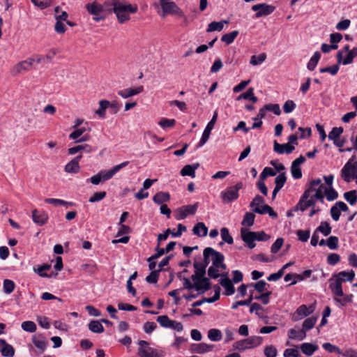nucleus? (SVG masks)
I'll return each instance as SVG.
<instances>
[{
  "mask_svg": "<svg viewBox=\"0 0 357 357\" xmlns=\"http://www.w3.org/2000/svg\"><path fill=\"white\" fill-rule=\"evenodd\" d=\"M32 341H33V344L37 348L40 349L41 351H44V350L47 347V342L45 340V338L43 337H40V336L37 337V336L34 335L32 337Z\"/></svg>",
  "mask_w": 357,
  "mask_h": 357,
  "instance_id": "58836bf2",
  "label": "nucleus"
},
{
  "mask_svg": "<svg viewBox=\"0 0 357 357\" xmlns=\"http://www.w3.org/2000/svg\"><path fill=\"white\" fill-rule=\"evenodd\" d=\"M199 203L196 202L192 205H186L181 207V209H184V213L186 214V216L188 215H194L198 208Z\"/></svg>",
  "mask_w": 357,
  "mask_h": 357,
  "instance_id": "bf43d9fd",
  "label": "nucleus"
},
{
  "mask_svg": "<svg viewBox=\"0 0 357 357\" xmlns=\"http://www.w3.org/2000/svg\"><path fill=\"white\" fill-rule=\"evenodd\" d=\"M4 357H13L15 355V349L13 347L6 342L5 340L3 347L0 351Z\"/></svg>",
  "mask_w": 357,
  "mask_h": 357,
  "instance_id": "79ce46f5",
  "label": "nucleus"
},
{
  "mask_svg": "<svg viewBox=\"0 0 357 357\" xmlns=\"http://www.w3.org/2000/svg\"><path fill=\"white\" fill-rule=\"evenodd\" d=\"M85 8L88 13L93 15V20L100 22L105 19L106 15L102 13V7L97 1L86 4Z\"/></svg>",
  "mask_w": 357,
  "mask_h": 357,
  "instance_id": "423d86ee",
  "label": "nucleus"
},
{
  "mask_svg": "<svg viewBox=\"0 0 357 357\" xmlns=\"http://www.w3.org/2000/svg\"><path fill=\"white\" fill-rule=\"evenodd\" d=\"M220 234L223 241L219 243L220 245H222L224 243H227L228 244H233L234 239L232 236L230 235L227 228H222L220 229Z\"/></svg>",
  "mask_w": 357,
  "mask_h": 357,
  "instance_id": "a19ab883",
  "label": "nucleus"
},
{
  "mask_svg": "<svg viewBox=\"0 0 357 357\" xmlns=\"http://www.w3.org/2000/svg\"><path fill=\"white\" fill-rule=\"evenodd\" d=\"M92 147L91 145L84 144H80L77 145L73 147H71L68 149V153L69 155H74L77 153H89L92 151Z\"/></svg>",
  "mask_w": 357,
  "mask_h": 357,
  "instance_id": "b1692460",
  "label": "nucleus"
},
{
  "mask_svg": "<svg viewBox=\"0 0 357 357\" xmlns=\"http://www.w3.org/2000/svg\"><path fill=\"white\" fill-rule=\"evenodd\" d=\"M255 231H252L245 228H241V236L242 240L245 243V245L250 249H253L256 244L255 241Z\"/></svg>",
  "mask_w": 357,
  "mask_h": 357,
  "instance_id": "f8f14e48",
  "label": "nucleus"
},
{
  "mask_svg": "<svg viewBox=\"0 0 357 357\" xmlns=\"http://www.w3.org/2000/svg\"><path fill=\"white\" fill-rule=\"evenodd\" d=\"M193 266L195 268V273L191 276L192 280H195L205 275L206 268L203 266L201 262H195Z\"/></svg>",
  "mask_w": 357,
  "mask_h": 357,
  "instance_id": "cd10ccee",
  "label": "nucleus"
},
{
  "mask_svg": "<svg viewBox=\"0 0 357 357\" xmlns=\"http://www.w3.org/2000/svg\"><path fill=\"white\" fill-rule=\"evenodd\" d=\"M324 193L326 196V199L328 201H333L336 199L338 197L337 192L332 187L330 188V189L327 190L326 188L324 189Z\"/></svg>",
  "mask_w": 357,
  "mask_h": 357,
  "instance_id": "e2e57ef3",
  "label": "nucleus"
},
{
  "mask_svg": "<svg viewBox=\"0 0 357 357\" xmlns=\"http://www.w3.org/2000/svg\"><path fill=\"white\" fill-rule=\"evenodd\" d=\"M211 261H212V265L214 266H218L220 264H222V261H224L225 257L224 255L215 250L213 248H211Z\"/></svg>",
  "mask_w": 357,
  "mask_h": 357,
  "instance_id": "e433bc0d",
  "label": "nucleus"
},
{
  "mask_svg": "<svg viewBox=\"0 0 357 357\" xmlns=\"http://www.w3.org/2000/svg\"><path fill=\"white\" fill-rule=\"evenodd\" d=\"M357 56V47H355L349 52L346 57L344 59L345 64H350L353 63L354 59Z\"/></svg>",
  "mask_w": 357,
  "mask_h": 357,
  "instance_id": "052dcab7",
  "label": "nucleus"
},
{
  "mask_svg": "<svg viewBox=\"0 0 357 357\" xmlns=\"http://www.w3.org/2000/svg\"><path fill=\"white\" fill-rule=\"evenodd\" d=\"M317 321V317H311L306 319L303 323L302 329L305 332L312 329L314 326Z\"/></svg>",
  "mask_w": 357,
  "mask_h": 357,
  "instance_id": "3c124183",
  "label": "nucleus"
},
{
  "mask_svg": "<svg viewBox=\"0 0 357 357\" xmlns=\"http://www.w3.org/2000/svg\"><path fill=\"white\" fill-rule=\"evenodd\" d=\"M199 164H194V165H187L183 167V169L181 170V174L183 176H189L192 178L195 177V170L198 168Z\"/></svg>",
  "mask_w": 357,
  "mask_h": 357,
  "instance_id": "c756f323",
  "label": "nucleus"
},
{
  "mask_svg": "<svg viewBox=\"0 0 357 357\" xmlns=\"http://www.w3.org/2000/svg\"><path fill=\"white\" fill-rule=\"evenodd\" d=\"M158 124L162 128H172L176 124L175 119H169L166 118H162L160 120Z\"/></svg>",
  "mask_w": 357,
  "mask_h": 357,
  "instance_id": "338daca9",
  "label": "nucleus"
},
{
  "mask_svg": "<svg viewBox=\"0 0 357 357\" xmlns=\"http://www.w3.org/2000/svg\"><path fill=\"white\" fill-rule=\"evenodd\" d=\"M354 296L353 294H344L343 293L342 296L333 297L334 301L339 303L340 306H346L348 303H351L353 301Z\"/></svg>",
  "mask_w": 357,
  "mask_h": 357,
  "instance_id": "7c9ffc66",
  "label": "nucleus"
},
{
  "mask_svg": "<svg viewBox=\"0 0 357 357\" xmlns=\"http://www.w3.org/2000/svg\"><path fill=\"white\" fill-rule=\"evenodd\" d=\"M222 333L219 329L212 328L208 332V337L211 341H219L222 339Z\"/></svg>",
  "mask_w": 357,
  "mask_h": 357,
  "instance_id": "603ef678",
  "label": "nucleus"
},
{
  "mask_svg": "<svg viewBox=\"0 0 357 357\" xmlns=\"http://www.w3.org/2000/svg\"><path fill=\"white\" fill-rule=\"evenodd\" d=\"M15 287V284L13 280L8 279L4 280L3 283V289L4 293L7 294H11L13 291Z\"/></svg>",
  "mask_w": 357,
  "mask_h": 357,
  "instance_id": "6e6d98bb",
  "label": "nucleus"
},
{
  "mask_svg": "<svg viewBox=\"0 0 357 357\" xmlns=\"http://www.w3.org/2000/svg\"><path fill=\"white\" fill-rule=\"evenodd\" d=\"M339 239L337 236H331L326 240L328 247L331 250H336L338 248Z\"/></svg>",
  "mask_w": 357,
  "mask_h": 357,
  "instance_id": "774afa93",
  "label": "nucleus"
},
{
  "mask_svg": "<svg viewBox=\"0 0 357 357\" xmlns=\"http://www.w3.org/2000/svg\"><path fill=\"white\" fill-rule=\"evenodd\" d=\"M262 109L265 113L266 111H271L273 112L275 115H280L281 114V110L278 104H267L265 105Z\"/></svg>",
  "mask_w": 357,
  "mask_h": 357,
  "instance_id": "4d7b16f0",
  "label": "nucleus"
},
{
  "mask_svg": "<svg viewBox=\"0 0 357 357\" xmlns=\"http://www.w3.org/2000/svg\"><path fill=\"white\" fill-rule=\"evenodd\" d=\"M266 58V55L262 53L258 56L253 55L251 56L250 63L253 66H257L263 63Z\"/></svg>",
  "mask_w": 357,
  "mask_h": 357,
  "instance_id": "680f3d73",
  "label": "nucleus"
},
{
  "mask_svg": "<svg viewBox=\"0 0 357 357\" xmlns=\"http://www.w3.org/2000/svg\"><path fill=\"white\" fill-rule=\"evenodd\" d=\"M238 31H233L230 33L224 34L221 38V40L225 43L227 45H230L234 42L235 38L238 36Z\"/></svg>",
  "mask_w": 357,
  "mask_h": 357,
  "instance_id": "49530a36",
  "label": "nucleus"
},
{
  "mask_svg": "<svg viewBox=\"0 0 357 357\" xmlns=\"http://www.w3.org/2000/svg\"><path fill=\"white\" fill-rule=\"evenodd\" d=\"M344 198L351 205L354 206L357 202V190H352L344 193Z\"/></svg>",
  "mask_w": 357,
  "mask_h": 357,
  "instance_id": "ea45409f",
  "label": "nucleus"
},
{
  "mask_svg": "<svg viewBox=\"0 0 357 357\" xmlns=\"http://www.w3.org/2000/svg\"><path fill=\"white\" fill-rule=\"evenodd\" d=\"M34 62V59L31 57L26 60L22 61L15 65L13 69V74L14 75L21 74L24 72L29 71Z\"/></svg>",
  "mask_w": 357,
  "mask_h": 357,
  "instance_id": "ddd939ff",
  "label": "nucleus"
},
{
  "mask_svg": "<svg viewBox=\"0 0 357 357\" xmlns=\"http://www.w3.org/2000/svg\"><path fill=\"white\" fill-rule=\"evenodd\" d=\"M329 289H331L333 297L340 296L343 295L342 285V282L338 280L337 278H333V276L329 279Z\"/></svg>",
  "mask_w": 357,
  "mask_h": 357,
  "instance_id": "f3484780",
  "label": "nucleus"
},
{
  "mask_svg": "<svg viewBox=\"0 0 357 357\" xmlns=\"http://www.w3.org/2000/svg\"><path fill=\"white\" fill-rule=\"evenodd\" d=\"M355 277V273L353 270L349 271H342L338 273L334 274L333 278H337L342 282L349 281L351 282Z\"/></svg>",
  "mask_w": 357,
  "mask_h": 357,
  "instance_id": "a878e982",
  "label": "nucleus"
},
{
  "mask_svg": "<svg viewBox=\"0 0 357 357\" xmlns=\"http://www.w3.org/2000/svg\"><path fill=\"white\" fill-rule=\"evenodd\" d=\"M349 207L347 205L342 202H337L331 208V215L333 220L337 221L340 219L341 211H348Z\"/></svg>",
  "mask_w": 357,
  "mask_h": 357,
  "instance_id": "4468645a",
  "label": "nucleus"
},
{
  "mask_svg": "<svg viewBox=\"0 0 357 357\" xmlns=\"http://www.w3.org/2000/svg\"><path fill=\"white\" fill-rule=\"evenodd\" d=\"M117 6L118 7L116 8L114 13L116 14L118 22L120 24H123L129 20L130 13H135L138 10L136 5H125L121 3V1H119Z\"/></svg>",
  "mask_w": 357,
  "mask_h": 357,
  "instance_id": "f257e3e1",
  "label": "nucleus"
},
{
  "mask_svg": "<svg viewBox=\"0 0 357 357\" xmlns=\"http://www.w3.org/2000/svg\"><path fill=\"white\" fill-rule=\"evenodd\" d=\"M82 158V155L79 154L71 160L68 163H67L64 167V170L67 173L70 174H77L79 172L80 166L79 161Z\"/></svg>",
  "mask_w": 357,
  "mask_h": 357,
  "instance_id": "6ab92c4d",
  "label": "nucleus"
},
{
  "mask_svg": "<svg viewBox=\"0 0 357 357\" xmlns=\"http://www.w3.org/2000/svg\"><path fill=\"white\" fill-rule=\"evenodd\" d=\"M32 219L36 224L42 226L47 222L48 215L45 211H39L35 209L32 211Z\"/></svg>",
  "mask_w": 357,
  "mask_h": 357,
  "instance_id": "412c9836",
  "label": "nucleus"
},
{
  "mask_svg": "<svg viewBox=\"0 0 357 357\" xmlns=\"http://www.w3.org/2000/svg\"><path fill=\"white\" fill-rule=\"evenodd\" d=\"M252 211L255 213H259V214H266L268 213L271 217L273 218H276L278 217L277 213L273 210V208L267 205L264 204L261 207H255L252 209Z\"/></svg>",
  "mask_w": 357,
  "mask_h": 357,
  "instance_id": "bb28decb",
  "label": "nucleus"
},
{
  "mask_svg": "<svg viewBox=\"0 0 357 357\" xmlns=\"http://www.w3.org/2000/svg\"><path fill=\"white\" fill-rule=\"evenodd\" d=\"M294 149L295 146L294 145H291L288 143L281 144L277 141L274 142L273 150L279 154H290Z\"/></svg>",
  "mask_w": 357,
  "mask_h": 357,
  "instance_id": "aec40b11",
  "label": "nucleus"
},
{
  "mask_svg": "<svg viewBox=\"0 0 357 357\" xmlns=\"http://www.w3.org/2000/svg\"><path fill=\"white\" fill-rule=\"evenodd\" d=\"M217 119H218V112H217V111H215L212 119L208 123V124L206 125V127L205 128V129L203 132V134H202V138H201L199 142L197 145V148L202 147L208 141L210 134H211V132L213 129L214 126L216 123Z\"/></svg>",
  "mask_w": 357,
  "mask_h": 357,
  "instance_id": "6e6552de",
  "label": "nucleus"
},
{
  "mask_svg": "<svg viewBox=\"0 0 357 357\" xmlns=\"http://www.w3.org/2000/svg\"><path fill=\"white\" fill-rule=\"evenodd\" d=\"M119 3V1L115 0H106L102 4H100L102 7V13L106 15L114 13Z\"/></svg>",
  "mask_w": 357,
  "mask_h": 357,
  "instance_id": "393cba45",
  "label": "nucleus"
},
{
  "mask_svg": "<svg viewBox=\"0 0 357 357\" xmlns=\"http://www.w3.org/2000/svg\"><path fill=\"white\" fill-rule=\"evenodd\" d=\"M86 130L90 131L91 128L86 129L85 127H78L69 135V139L77 141Z\"/></svg>",
  "mask_w": 357,
  "mask_h": 357,
  "instance_id": "c03bdc74",
  "label": "nucleus"
},
{
  "mask_svg": "<svg viewBox=\"0 0 357 357\" xmlns=\"http://www.w3.org/2000/svg\"><path fill=\"white\" fill-rule=\"evenodd\" d=\"M288 336L289 338L292 340L297 339L298 340H303L306 337V332L303 329L296 331L294 328H291L288 331Z\"/></svg>",
  "mask_w": 357,
  "mask_h": 357,
  "instance_id": "72a5a7b5",
  "label": "nucleus"
},
{
  "mask_svg": "<svg viewBox=\"0 0 357 357\" xmlns=\"http://www.w3.org/2000/svg\"><path fill=\"white\" fill-rule=\"evenodd\" d=\"M144 91L143 86H139L136 88H128L118 91V95L123 98H128L131 96L137 95Z\"/></svg>",
  "mask_w": 357,
  "mask_h": 357,
  "instance_id": "4be33fe9",
  "label": "nucleus"
},
{
  "mask_svg": "<svg viewBox=\"0 0 357 357\" xmlns=\"http://www.w3.org/2000/svg\"><path fill=\"white\" fill-rule=\"evenodd\" d=\"M315 206V201L313 197L307 198V194L303 195L297 204L295 206L294 211H297L298 210L301 211H305L308 207H314Z\"/></svg>",
  "mask_w": 357,
  "mask_h": 357,
  "instance_id": "2eb2a0df",
  "label": "nucleus"
},
{
  "mask_svg": "<svg viewBox=\"0 0 357 357\" xmlns=\"http://www.w3.org/2000/svg\"><path fill=\"white\" fill-rule=\"evenodd\" d=\"M192 232L197 236H206L208 234V228L204 222H198L193 227Z\"/></svg>",
  "mask_w": 357,
  "mask_h": 357,
  "instance_id": "473e14b6",
  "label": "nucleus"
},
{
  "mask_svg": "<svg viewBox=\"0 0 357 357\" xmlns=\"http://www.w3.org/2000/svg\"><path fill=\"white\" fill-rule=\"evenodd\" d=\"M263 338L261 336H250L246 339L238 340L233 344V349L238 351L251 349L262 343Z\"/></svg>",
  "mask_w": 357,
  "mask_h": 357,
  "instance_id": "f03ea898",
  "label": "nucleus"
},
{
  "mask_svg": "<svg viewBox=\"0 0 357 357\" xmlns=\"http://www.w3.org/2000/svg\"><path fill=\"white\" fill-rule=\"evenodd\" d=\"M301 351L307 356H311L319 348L317 344L305 342L302 344L300 347Z\"/></svg>",
  "mask_w": 357,
  "mask_h": 357,
  "instance_id": "c85d7f7f",
  "label": "nucleus"
},
{
  "mask_svg": "<svg viewBox=\"0 0 357 357\" xmlns=\"http://www.w3.org/2000/svg\"><path fill=\"white\" fill-rule=\"evenodd\" d=\"M266 116V113L264 112V109L261 108L259 111V113L257 114V116L253 118V120L255 121V123L252 124L251 128L255 129V128H259L262 126V121L261 119L264 118Z\"/></svg>",
  "mask_w": 357,
  "mask_h": 357,
  "instance_id": "37998d69",
  "label": "nucleus"
},
{
  "mask_svg": "<svg viewBox=\"0 0 357 357\" xmlns=\"http://www.w3.org/2000/svg\"><path fill=\"white\" fill-rule=\"evenodd\" d=\"M45 202L50 204H53L55 206L59 205L61 206H73V202H68L63 199H54V198H47L45 199Z\"/></svg>",
  "mask_w": 357,
  "mask_h": 357,
  "instance_id": "09e8293b",
  "label": "nucleus"
},
{
  "mask_svg": "<svg viewBox=\"0 0 357 357\" xmlns=\"http://www.w3.org/2000/svg\"><path fill=\"white\" fill-rule=\"evenodd\" d=\"M138 355L140 357H162V354H159L156 349L149 347V342L145 340L138 342Z\"/></svg>",
  "mask_w": 357,
  "mask_h": 357,
  "instance_id": "0eeeda50",
  "label": "nucleus"
},
{
  "mask_svg": "<svg viewBox=\"0 0 357 357\" xmlns=\"http://www.w3.org/2000/svg\"><path fill=\"white\" fill-rule=\"evenodd\" d=\"M220 284L225 288L227 296H231L234 294L235 288L232 284V281L228 278L227 273H222Z\"/></svg>",
  "mask_w": 357,
  "mask_h": 357,
  "instance_id": "a211bd4d",
  "label": "nucleus"
},
{
  "mask_svg": "<svg viewBox=\"0 0 357 357\" xmlns=\"http://www.w3.org/2000/svg\"><path fill=\"white\" fill-rule=\"evenodd\" d=\"M331 227L326 221H322L320 225L315 229L318 232H321L324 236H327L331 233Z\"/></svg>",
  "mask_w": 357,
  "mask_h": 357,
  "instance_id": "a18cd8bd",
  "label": "nucleus"
},
{
  "mask_svg": "<svg viewBox=\"0 0 357 357\" xmlns=\"http://www.w3.org/2000/svg\"><path fill=\"white\" fill-rule=\"evenodd\" d=\"M110 102L107 100H101L99 102V108L95 113L98 115L99 117L104 119L106 114V109L109 107Z\"/></svg>",
  "mask_w": 357,
  "mask_h": 357,
  "instance_id": "f704fd0d",
  "label": "nucleus"
},
{
  "mask_svg": "<svg viewBox=\"0 0 357 357\" xmlns=\"http://www.w3.org/2000/svg\"><path fill=\"white\" fill-rule=\"evenodd\" d=\"M296 235L298 239L302 242H307L310 236V230L298 229L296 231Z\"/></svg>",
  "mask_w": 357,
  "mask_h": 357,
  "instance_id": "69168bd1",
  "label": "nucleus"
},
{
  "mask_svg": "<svg viewBox=\"0 0 357 357\" xmlns=\"http://www.w3.org/2000/svg\"><path fill=\"white\" fill-rule=\"evenodd\" d=\"M255 215L250 212H247L243 218L242 221L243 225H247L248 227L252 226L255 222Z\"/></svg>",
  "mask_w": 357,
  "mask_h": 357,
  "instance_id": "13d9d810",
  "label": "nucleus"
},
{
  "mask_svg": "<svg viewBox=\"0 0 357 357\" xmlns=\"http://www.w3.org/2000/svg\"><path fill=\"white\" fill-rule=\"evenodd\" d=\"M89 329L96 333H102L104 332V327L101 322L98 320H92L89 324Z\"/></svg>",
  "mask_w": 357,
  "mask_h": 357,
  "instance_id": "4c0bfd02",
  "label": "nucleus"
},
{
  "mask_svg": "<svg viewBox=\"0 0 357 357\" xmlns=\"http://www.w3.org/2000/svg\"><path fill=\"white\" fill-rule=\"evenodd\" d=\"M159 2L163 12V16H165L167 14H172L181 17H184L182 10L174 1L159 0Z\"/></svg>",
  "mask_w": 357,
  "mask_h": 357,
  "instance_id": "39448f33",
  "label": "nucleus"
},
{
  "mask_svg": "<svg viewBox=\"0 0 357 357\" xmlns=\"http://www.w3.org/2000/svg\"><path fill=\"white\" fill-rule=\"evenodd\" d=\"M314 305H310V306H307L306 305H301L293 314L291 319L294 321H299L303 318L311 314L314 311Z\"/></svg>",
  "mask_w": 357,
  "mask_h": 357,
  "instance_id": "1a4fd4ad",
  "label": "nucleus"
},
{
  "mask_svg": "<svg viewBox=\"0 0 357 357\" xmlns=\"http://www.w3.org/2000/svg\"><path fill=\"white\" fill-rule=\"evenodd\" d=\"M214 346L213 344H207L206 343L192 344L190 350L192 353L204 354L213 350Z\"/></svg>",
  "mask_w": 357,
  "mask_h": 357,
  "instance_id": "5701e85b",
  "label": "nucleus"
},
{
  "mask_svg": "<svg viewBox=\"0 0 357 357\" xmlns=\"http://www.w3.org/2000/svg\"><path fill=\"white\" fill-rule=\"evenodd\" d=\"M275 6L268 5L266 3H259L254 5L252 10L257 11L255 14L256 18H259L262 16H267L271 14L275 10Z\"/></svg>",
  "mask_w": 357,
  "mask_h": 357,
  "instance_id": "9b49d317",
  "label": "nucleus"
},
{
  "mask_svg": "<svg viewBox=\"0 0 357 357\" xmlns=\"http://www.w3.org/2000/svg\"><path fill=\"white\" fill-rule=\"evenodd\" d=\"M169 199V194L165 192H157L153 197L154 203L158 205H162L163 203L168 202Z\"/></svg>",
  "mask_w": 357,
  "mask_h": 357,
  "instance_id": "2f4dec72",
  "label": "nucleus"
},
{
  "mask_svg": "<svg viewBox=\"0 0 357 357\" xmlns=\"http://www.w3.org/2000/svg\"><path fill=\"white\" fill-rule=\"evenodd\" d=\"M128 164H129L128 161H125L121 164L115 165L109 171H105V170L100 171L98 172V174L100 176L102 182H105V181H108L110 178H112L116 173L119 172L121 169L126 167Z\"/></svg>",
  "mask_w": 357,
  "mask_h": 357,
  "instance_id": "9d476101",
  "label": "nucleus"
},
{
  "mask_svg": "<svg viewBox=\"0 0 357 357\" xmlns=\"http://www.w3.org/2000/svg\"><path fill=\"white\" fill-rule=\"evenodd\" d=\"M354 157L352 156L341 169V177L347 183L354 179L357 172V169H356L357 161H354Z\"/></svg>",
  "mask_w": 357,
  "mask_h": 357,
  "instance_id": "7ed1b4c3",
  "label": "nucleus"
},
{
  "mask_svg": "<svg viewBox=\"0 0 357 357\" xmlns=\"http://www.w3.org/2000/svg\"><path fill=\"white\" fill-rule=\"evenodd\" d=\"M228 23H229V22L227 20H222L220 22L213 21L208 25L206 31L207 32H212V31H221L223 29L224 24H228Z\"/></svg>",
  "mask_w": 357,
  "mask_h": 357,
  "instance_id": "c9c22d12",
  "label": "nucleus"
},
{
  "mask_svg": "<svg viewBox=\"0 0 357 357\" xmlns=\"http://www.w3.org/2000/svg\"><path fill=\"white\" fill-rule=\"evenodd\" d=\"M320 58L321 54L319 52H315L314 55L311 57L309 62L307 63V69L309 70H313L317 66Z\"/></svg>",
  "mask_w": 357,
  "mask_h": 357,
  "instance_id": "8fccbe9b",
  "label": "nucleus"
},
{
  "mask_svg": "<svg viewBox=\"0 0 357 357\" xmlns=\"http://www.w3.org/2000/svg\"><path fill=\"white\" fill-rule=\"evenodd\" d=\"M22 328L26 332L33 333L36 331V324L32 321H25L21 324Z\"/></svg>",
  "mask_w": 357,
  "mask_h": 357,
  "instance_id": "5fc2aeb1",
  "label": "nucleus"
},
{
  "mask_svg": "<svg viewBox=\"0 0 357 357\" xmlns=\"http://www.w3.org/2000/svg\"><path fill=\"white\" fill-rule=\"evenodd\" d=\"M342 132L343 128L342 127H334L328 134V139L334 142L340 138Z\"/></svg>",
  "mask_w": 357,
  "mask_h": 357,
  "instance_id": "864d4df0",
  "label": "nucleus"
},
{
  "mask_svg": "<svg viewBox=\"0 0 357 357\" xmlns=\"http://www.w3.org/2000/svg\"><path fill=\"white\" fill-rule=\"evenodd\" d=\"M264 353L266 357H276L278 355L277 349L273 345L265 347Z\"/></svg>",
  "mask_w": 357,
  "mask_h": 357,
  "instance_id": "0e129e2a",
  "label": "nucleus"
},
{
  "mask_svg": "<svg viewBox=\"0 0 357 357\" xmlns=\"http://www.w3.org/2000/svg\"><path fill=\"white\" fill-rule=\"evenodd\" d=\"M242 182L237 183L235 185L227 188L221 192V197L225 203H230L238 198V190L242 189Z\"/></svg>",
  "mask_w": 357,
  "mask_h": 357,
  "instance_id": "20e7f679",
  "label": "nucleus"
},
{
  "mask_svg": "<svg viewBox=\"0 0 357 357\" xmlns=\"http://www.w3.org/2000/svg\"><path fill=\"white\" fill-rule=\"evenodd\" d=\"M157 321L163 328H170L173 326L174 320H171L167 315H161L157 317Z\"/></svg>",
  "mask_w": 357,
  "mask_h": 357,
  "instance_id": "de8ad7c7",
  "label": "nucleus"
},
{
  "mask_svg": "<svg viewBox=\"0 0 357 357\" xmlns=\"http://www.w3.org/2000/svg\"><path fill=\"white\" fill-rule=\"evenodd\" d=\"M192 281L195 282V289L197 291L204 293L211 288L210 280L209 278H206L205 275Z\"/></svg>",
  "mask_w": 357,
  "mask_h": 357,
  "instance_id": "dca6fc26",
  "label": "nucleus"
}]
</instances>
